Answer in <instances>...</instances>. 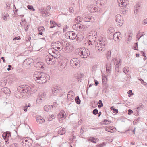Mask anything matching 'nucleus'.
I'll return each instance as SVG.
<instances>
[{
	"mask_svg": "<svg viewBox=\"0 0 147 147\" xmlns=\"http://www.w3.org/2000/svg\"><path fill=\"white\" fill-rule=\"evenodd\" d=\"M20 95L17 94L16 97L18 98H24L25 96H28L31 94L32 88L28 85H23L19 86L17 88Z\"/></svg>",
	"mask_w": 147,
	"mask_h": 147,
	"instance_id": "f257e3e1",
	"label": "nucleus"
},
{
	"mask_svg": "<svg viewBox=\"0 0 147 147\" xmlns=\"http://www.w3.org/2000/svg\"><path fill=\"white\" fill-rule=\"evenodd\" d=\"M33 78L37 83L43 84L49 80L50 76L41 72L36 71L34 73Z\"/></svg>",
	"mask_w": 147,
	"mask_h": 147,
	"instance_id": "f03ea898",
	"label": "nucleus"
},
{
	"mask_svg": "<svg viewBox=\"0 0 147 147\" xmlns=\"http://www.w3.org/2000/svg\"><path fill=\"white\" fill-rule=\"evenodd\" d=\"M95 44V49L98 52L103 50L107 44V42L105 38H102L98 42H96Z\"/></svg>",
	"mask_w": 147,
	"mask_h": 147,
	"instance_id": "7ed1b4c3",
	"label": "nucleus"
},
{
	"mask_svg": "<svg viewBox=\"0 0 147 147\" xmlns=\"http://www.w3.org/2000/svg\"><path fill=\"white\" fill-rule=\"evenodd\" d=\"M78 51V54L82 58H87L90 55L89 51L86 48H80Z\"/></svg>",
	"mask_w": 147,
	"mask_h": 147,
	"instance_id": "20e7f679",
	"label": "nucleus"
},
{
	"mask_svg": "<svg viewBox=\"0 0 147 147\" xmlns=\"http://www.w3.org/2000/svg\"><path fill=\"white\" fill-rule=\"evenodd\" d=\"M80 60L78 58H73L70 61L71 66L74 68L79 67H80Z\"/></svg>",
	"mask_w": 147,
	"mask_h": 147,
	"instance_id": "39448f33",
	"label": "nucleus"
},
{
	"mask_svg": "<svg viewBox=\"0 0 147 147\" xmlns=\"http://www.w3.org/2000/svg\"><path fill=\"white\" fill-rule=\"evenodd\" d=\"M115 20L117 22V24L119 26H121L122 25L123 20L120 15H116L115 17Z\"/></svg>",
	"mask_w": 147,
	"mask_h": 147,
	"instance_id": "423d86ee",
	"label": "nucleus"
},
{
	"mask_svg": "<svg viewBox=\"0 0 147 147\" xmlns=\"http://www.w3.org/2000/svg\"><path fill=\"white\" fill-rule=\"evenodd\" d=\"M66 36L67 39L69 38L72 40H74L77 37L76 34L72 31L67 32L66 33Z\"/></svg>",
	"mask_w": 147,
	"mask_h": 147,
	"instance_id": "0eeeda50",
	"label": "nucleus"
},
{
	"mask_svg": "<svg viewBox=\"0 0 147 147\" xmlns=\"http://www.w3.org/2000/svg\"><path fill=\"white\" fill-rule=\"evenodd\" d=\"M54 55H52V57H47L46 59V61L47 63L50 65H53L55 63V57L54 56Z\"/></svg>",
	"mask_w": 147,
	"mask_h": 147,
	"instance_id": "6e6552de",
	"label": "nucleus"
},
{
	"mask_svg": "<svg viewBox=\"0 0 147 147\" xmlns=\"http://www.w3.org/2000/svg\"><path fill=\"white\" fill-rule=\"evenodd\" d=\"M117 2L119 6L120 7H125L129 3L128 0H118Z\"/></svg>",
	"mask_w": 147,
	"mask_h": 147,
	"instance_id": "1a4fd4ad",
	"label": "nucleus"
},
{
	"mask_svg": "<svg viewBox=\"0 0 147 147\" xmlns=\"http://www.w3.org/2000/svg\"><path fill=\"white\" fill-rule=\"evenodd\" d=\"M60 90V88L59 87L55 86L52 89V94L54 96H59Z\"/></svg>",
	"mask_w": 147,
	"mask_h": 147,
	"instance_id": "9d476101",
	"label": "nucleus"
},
{
	"mask_svg": "<svg viewBox=\"0 0 147 147\" xmlns=\"http://www.w3.org/2000/svg\"><path fill=\"white\" fill-rule=\"evenodd\" d=\"M32 59L30 58L26 59L24 61L23 65L25 67H29Z\"/></svg>",
	"mask_w": 147,
	"mask_h": 147,
	"instance_id": "9b49d317",
	"label": "nucleus"
},
{
	"mask_svg": "<svg viewBox=\"0 0 147 147\" xmlns=\"http://www.w3.org/2000/svg\"><path fill=\"white\" fill-rule=\"evenodd\" d=\"M11 136V133L9 131L4 132L2 135L3 138L5 140V142L6 143H8V138Z\"/></svg>",
	"mask_w": 147,
	"mask_h": 147,
	"instance_id": "f8f14e48",
	"label": "nucleus"
},
{
	"mask_svg": "<svg viewBox=\"0 0 147 147\" xmlns=\"http://www.w3.org/2000/svg\"><path fill=\"white\" fill-rule=\"evenodd\" d=\"M39 11L43 17H47L50 14L49 12L45 8H42Z\"/></svg>",
	"mask_w": 147,
	"mask_h": 147,
	"instance_id": "ddd939ff",
	"label": "nucleus"
},
{
	"mask_svg": "<svg viewBox=\"0 0 147 147\" xmlns=\"http://www.w3.org/2000/svg\"><path fill=\"white\" fill-rule=\"evenodd\" d=\"M45 97L46 95L44 93H40L38 95L36 101L38 102H39V100L43 101L45 100Z\"/></svg>",
	"mask_w": 147,
	"mask_h": 147,
	"instance_id": "4468645a",
	"label": "nucleus"
},
{
	"mask_svg": "<svg viewBox=\"0 0 147 147\" xmlns=\"http://www.w3.org/2000/svg\"><path fill=\"white\" fill-rule=\"evenodd\" d=\"M94 20V18L90 15H87L84 16V20L85 22H92Z\"/></svg>",
	"mask_w": 147,
	"mask_h": 147,
	"instance_id": "2eb2a0df",
	"label": "nucleus"
},
{
	"mask_svg": "<svg viewBox=\"0 0 147 147\" xmlns=\"http://www.w3.org/2000/svg\"><path fill=\"white\" fill-rule=\"evenodd\" d=\"M107 73V74H109L111 72V65L110 63H109L106 65Z\"/></svg>",
	"mask_w": 147,
	"mask_h": 147,
	"instance_id": "dca6fc26",
	"label": "nucleus"
},
{
	"mask_svg": "<svg viewBox=\"0 0 147 147\" xmlns=\"http://www.w3.org/2000/svg\"><path fill=\"white\" fill-rule=\"evenodd\" d=\"M36 120L37 123L40 124H42L45 121L44 119L40 116L37 115L36 117Z\"/></svg>",
	"mask_w": 147,
	"mask_h": 147,
	"instance_id": "f3484780",
	"label": "nucleus"
},
{
	"mask_svg": "<svg viewBox=\"0 0 147 147\" xmlns=\"http://www.w3.org/2000/svg\"><path fill=\"white\" fill-rule=\"evenodd\" d=\"M73 28L76 30H79V29L81 30L83 27H82L80 24L77 23L73 26Z\"/></svg>",
	"mask_w": 147,
	"mask_h": 147,
	"instance_id": "a211bd4d",
	"label": "nucleus"
},
{
	"mask_svg": "<svg viewBox=\"0 0 147 147\" xmlns=\"http://www.w3.org/2000/svg\"><path fill=\"white\" fill-rule=\"evenodd\" d=\"M141 4L140 3L138 2L135 5L134 7V12L136 14L137 12V11L140 8H141Z\"/></svg>",
	"mask_w": 147,
	"mask_h": 147,
	"instance_id": "6ab92c4d",
	"label": "nucleus"
},
{
	"mask_svg": "<svg viewBox=\"0 0 147 147\" xmlns=\"http://www.w3.org/2000/svg\"><path fill=\"white\" fill-rule=\"evenodd\" d=\"M53 108L52 106L49 105H46L44 107V110L47 112L51 110Z\"/></svg>",
	"mask_w": 147,
	"mask_h": 147,
	"instance_id": "aec40b11",
	"label": "nucleus"
},
{
	"mask_svg": "<svg viewBox=\"0 0 147 147\" xmlns=\"http://www.w3.org/2000/svg\"><path fill=\"white\" fill-rule=\"evenodd\" d=\"M1 91L7 94L10 93L11 92L9 89L7 87L2 88L1 89Z\"/></svg>",
	"mask_w": 147,
	"mask_h": 147,
	"instance_id": "412c9836",
	"label": "nucleus"
},
{
	"mask_svg": "<svg viewBox=\"0 0 147 147\" xmlns=\"http://www.w3.org/2000/svg\"><path fill=\"white\" fill-rule=\"evenodd\" d=\"M114 59L115 60H114V64L115 66H117L121 65V61L120 59Z\"/></svg>",
	"mask_w": 147,
	"mask_h": 147,
	"instance_id": "4be33fe9",
	"label": "nucleus"
},
{
	"mask_svg": "<svg viewBox=\"0 0 147 147\" xmlns=\"http://www.w3.org/2000/svg\"><path fill=\"white\" fill-rule=\"evenodd\" d=\"M32 140L30 138H29L28 142L27 143H26L25 146L26 147H30L32 146V143H33Z\"/></svg>",
	"mask_w": 147,
	"mask_h": 147,
	"instance_id": "5701e85b",
	"label": "nucleus"
},
{
	"mask_svg": "<svg viewBox=\"0 0 147 147\" xmlns=\"http://www.w3.org/2000/svg\"><path fill=\"white\" fill-rule=\"evenodd\" d=\"M96 39V37L94 38V39L93 40V41H91L90 40H88V45H95V46L96 43L97 44L95 40Z\"/></svg>",
	"mask_w": 147,
	"mask_h": 147,
	"instance_id": "b1692460",
	"label": "nucleus"
},
{
	"mask_svg": "<svg viewBox=\"0 0 147 147\" xmlns=\"http://www.w3.org/2000/svg\"><path fill=\"white\" fill-rule=\"evenodd\" d=\"M65 133V130L64 128H60L58 131V133L60 135H63Z\"/></svg>",
	"mask_w": 147,
	"mask_h": 147,
	"instance_id": "393cba45",
	"label": "nucleus"
},
{
	"mask_svg": "<svg viewBox=\"0 0 147 147\" xmlns=\"http://www.w3.org/2000/svg\"><path fill=\"white\" fill-rule=\"evenodd\" d=\"M144 33V32H138L136 36V37L137 38L138 40H139L144 34H143Z\"/></svg>",
	"mask_w": 147,
	"mask_h": 147,
	"instance_id": "a878e982",
	"label": "nucleus"
},
{
	"mask_svg": "<svg viewBox=\"0 0 147 147\" xmlns=\"http://www.w3.org/2000/svg\"><path fill=\"white\" fill-rule=\"evenodd\" d=\"M120 34V32H115L114 34H112L113 35V38L115 41H117V39L118 36H119V35Z\"/></svg>",
	"mask_w": 147,
	"mask_h": 147,
	"instance_id": "bb28decb",
	"label": "nucleus"
},
{
	"mask_svg": "<svg viewBox=\"0 0 147 147\" xmlns=\"http://www.w3.org/2000/svg\"><path fill=\"white\" fill-rule=\"evenodd\" d=\"M58 116H59L60 119H64L65 118V115L64 113L62 112H61L59 113Z\"/></svg>",
	"mask_w": 147,
	"mask_h": 147,
	"instance_id": "cd10ccee",
	"label": "nucleus"
},
{
	"mask_svg": "<svg viewBox=\"0 0 147 147\" xmlns=\"http://www.w3.org/2000/svg\"><path fill=\"white\" fill-rule=\"evenodd\" d=\"M61 44V43L57 41L54 42H53L51 44V45L52 46L58 47L59 44Z\"/></svg>",
	"mask_w": 147,
	"mask_h": 147,
	"instance_id": "c85d7f7f",
	"label": "nucleus"
},
{
	"mask_svg": "<svg viewBox=\"0 0 147 147\" xmlns=\"http://www.w3.org/2000/svg\"><path fill=\"white\" fill-rule=\"evenodd\" d=\"M75 100L77 104H80L81 100H80L79 97L78 96H77L75 98Z\"/></svg>",
	"mask_w": 147,
	"mask_h": 147,
	"instance_id": "c756f323",
	"label": "nucleus"
},
{
	"mask_svg": "<svg viewBox=\"0 0 147 147\" xmlns=\"http://www.w3.org/2000/svg\"><path fill=\"white\" fill-rule=\"evenodd\" d=\"M7 83V80H1L0 83V85L2 86H5Z\"/></svg>",
	"mask_w": 147,
	"mask_h": 147,
	"instance_id": "7c9ffc66",
	"label": "nucleus"
},
{
	"mask_svg": "<svg viewBox=\"0 0 147 147\" xmlns=\"http://www.w3.org/2000/svg\"><path fill=\"white\" fill-rule=\"evenodd\" d=\"M97 10H98V9L96 7H92L90 10V12L91 13H93L96 12ZM90 11V10H89Z\"/></svg>",
	"mask_w": 147,
	"mask_h": 147,
	"instance_id": "2f4dec72",
	"label": "nucleus"
},
{
	"mask_svg": "<svg viewBox=\"0 0 147 147\" xmlns=\"http://www.w3.org/2000/svg\"><path fill=\"white\" fill-rule=\"evenodd\" d=\"M88 140L90 141L92 143H96V139L93 137H90L89 138V139Z\"/></svg>",
	"mask_w": 147,
	"mask_h": 147,
	"instance_id": "473e14b6",
	"label": "nucleus"
},
{
	"mask_svg": "<svg viewBox=\"0 0 147 147\" xmlns=\"http://www.w3.org/2000/svg\"><path fill=\"white\" fill-rule=\"evenodd\" d=\"M119 66H116L115 69V75H117L118 72H119Z\"/></svg>",
	"mask_w": 147,
	"mask_h": 147,
	"instance_id": "72a5a7b5",
	"label": "nucleus"
},
{
	"mask_svg": "<svg viewBox=\"0 0 147 147\" xmlns=\"http://www.w3.org/2000/svg\"><path fill=\"white\" fill-rule=\"evenodd\" d=\"M123 72L125 74H126L129 71V68L127 67H125L123 69Z\"/></svg>",
	"mask_w": 147,
	"mask_h": 147,
	"instance_id": "f704fd0d",
	"label": "nucleus"
},
{
	"mask_svg": "<svg viewBox=\"0 0 147 147\" xmlns=\"http://www.w3.org/2000/svg\"><path fill=\"white\" fill-rule=\"evenodd\" d=\"M98 104H99V105H98V107L99 108H100L101 107H103V105L102 103V101L101 100H99Z\"/></svg>",
	"mask_w": 147,
	"mask_h": 147,
	"instance_id": "c9c22d12",
	"label": "nucleus"
},
{
	"mask_svg": "<svg viewBox=\"0 0 147 147\" xmlns=\"http://www.w3.org/2000/svg\"><path fill=\"white\" fill-rule=\"evenodd\" d=\"M133 48L135 50H138V45L137 43H136L134 45Z\"/></svg>",
	"mask_w": 147,
	"mask_h": 147,
	"instance_id": "e433bc0d",
	"label": "nucleus"
},
{
	"mask_svg": "<svg viewBox=\"0 0 147 147\" xmlns=\"http://www.w3.org/2000/svg\"><path fill=\"white\" fill-rule=\"evenodd\" d=\"M55 116L53 114H52L51 115L49 116V120L50 121L52 120V119H54L55 117Z\"/></svg>",
	"mask_w": 147,
	"mask_h": 147,
	"instance_id": "4c0bfd02",
	"label": "nucleus"
},
{
	"mask_svg": "<svg viewBox=\"0 0 147 147\" xmlns=\"http://www.w3.org/2000/svg\"><path fill=\"white\" fill-rule=\"evenodd\" d=\"M27 7L30 10H32L33 11H34L35 10V9L33 8V6L31 5H28L27 6Z\"/></svg>",
	"mask_w": 147,
	"mask_h": 147,
	"instance_id": "58836bf2",
	"label": "nucleus"
},
{
	"mask_svg": "<svg viewBox=\"0 0 147 147\" xmlns=\"http://www.w3.org/2000/svg\"><path fill=\"white\" fill-rule=\"evenodd\" d=\"M81 75H80L75 76V78L78 81H81Z\"/></svg>",
	"mask_w": 147,
	"mask_h": 147,
	"instance_id": "ea45409f",
	"label": "nucleus"
},
{
	"mask_svg": "<svg viewBox=\"0 0 147 147\" xmlns=\"http://www.w3.org/2000/svg\"><path fill=\"white\" fill-rule=\"evenodd\" d=\"M75 20L78 22H81L82 20V18L80 16H78L75 18Z\"/></svg>",
	"mask_w": 147,
	"mask_h": 147,
	"instance_id": "a19ab883",
	"label": "nucleus"
},
{
	"mask_svg": "<svg viewBox=\"0 0 147 147\" xmlns=\"http://www.w3.org/2000/svg\"><path fill=\"white\" fill-rule=\"evenodd\" d=\"M45 30V28L43 26H41L38 28V30L39 32L43 31Z\"/></svg>",
	"mask_w": 147,
	"mask_h": 147,
	"instance_id": "79ce46f5",
	"label": "nucleus"
},
{
	"mask_svg": "<svg viewBox=\"0 0 147 147\" xmlns=\"http://www.w3.org/2000/svg\"><path fill=\"white\" fill-rule=\"evenodd\" d=\"M111 122L109 120L105 119L103 121V123L104 124H108L110 123Z\"/></svg>",
	"mask_w": 147,
	"mask_h": 147,
	"instance_id": "37998d69",
	"label": "nucleus"
},
{
	"mask_svg": "<svg viewBox=\"0 0 147 147\" xmlns=\"http://www.w3.org/2000/svg\"><path fill=\"white\" fill-rule=\"evenodd\" d=\"M138 80L141 81V84H143L144 85L146 86L147 85V83L145 82L142 79L140 78Z\"/></svg>",
	"mask_w": 147,
	"mask_h": 147,
	"instance_id": "c03bdc74",
	"label": "nucleus"
},
{
	"mask_svg": "<svg viewBox=\"0 0 147 147\" xmlns=\"http://www.w3.org/2000/svg\"><path fill=\"white\" fill-rule=\"evenodd\" d=\"M29 140V138L26 139H25L24 140L22 141V143H23V145H24L26 144V143L28 142Z\"/></svg>",
	"mask_w": 147,
	"mask_h": 147,
	"instance_id": "a18cd8bd",
	"label": "nucleus"
},
{
	"mask_svg": "<svg viewBox=\"0 0 147 147\" xmlns=\"http://www.w3.org/2000/svg\"><path fill=\"white\" fill-rule=\"evenodd\" d=\"M111 56V52L109 51L107 55V59H109Z\"/></svg>",
	"mask_w": 147,
	"mask_h": 147,
	"instance_id": "49530a36",
	"label": "nucleus"
},
{
	"mask_svg": "<svg viewBox=\"0 0 147 147\" xmlns=\"http://www.w3.org/2000/svg\"><path fill=\"white\" fill-rule=\"evenodd\" d=\"M106 145L105 142L103 143L102 144H99L96 145L97 147H104V146Z\"/></svg>",
	"mask_w": 147,
	"mask_h": 147,
	"instance_id": "de8ad7c7",
	"label": "nucleus"
},
{
	"mask_svg": "<svg viewBox=\"0 0 147 147\" xmlns=\"http://www.w3.org/2000/svg\"><path fill=\"white\" fill-rule=\"evenodd\" d=\"M9 17V15L6 13H5V15L3 16V19L5 20H7V17Z\"/></svg>",
	"mask_w": 147,
	"mask_h": 147,
	"instance_id": "09e8293b",
	"label": "nucleus"
},
{
	"mask_svg": "<svg viewBox=\"0 0 147 147\" xmlns=\"http://www.w3.org/2000/svg\"><path fill=\"white\" fill-rule=\"evenodd\" d=\"M98 113V111L96 109H94L93 111V113L94 115H96Z\"/></svg>",
	"mask_w": 147,
	"mask_h": 147,
	"instance_id": "8fccbe9b",
	"label": "nucleus"
},
{
	"mask_svg": "<svg viewBox=\"0 0 147 147\" xmlns=\"http://www.w3.org/2000/svg\"><path fill=\"white\" fill-rule=\"evenodd\" d=\"M18 144L17 143H14L11 144L10 145L11 147H18Z\"/></svg>",
	"mask_w": 147,
	"mask_h": 147,
	"instance_id": "3c124183",
	"label": "nucleus"
},
{
	"mask_svg": "<svg viewBox=\"0 0 147 147\" xmlns=\"http://www.w3.org/2000/svg\"><path fill=\"white\" fill-rule=\"evenodd\" d=\"M97 68V66L96 65L93 66L92 67V71L94 72L95 71Z\"/></svg>",
	"mask_w": 147,
	"mask_h": 147,
	"instance_id": "603ef678",
	"label": "nucleus"
},
{
	"mask_svg": "<svg viewBox=\"0 0 147 147\" xmlns=\"http://www.w3.org/2000/svg\"><path fill=\"white\" fill-rule=\"evenodd\" d=\"M143 105L142 104H141L139 107H137L136 109H138V108H140V110H142L143 109Z\"/></svg>",
	"mask_w": 147,
	"mask_h": 147,
	"instance_id": "864d4df0",
	"label": "nucleus"
},
{
	"mask_svg": "<svg viewBox=\"0 0 147 147\" xmlns=\"http://www.w3.org/2000/svg\"><path fill=\"white\" fill-rule=\"evenodd\" d=\"M69 11L70 13H71L74 12V10L73 9V8L71 7L69 8Z\"/></svg>",
	"mask_w": 147,
	"mask_h": 147,
	"instance_id": "5fc2aeb1",
	"label": "nucleus"
},
{
	"mask_svg": "<svg viewBox=\"0 0 147 147\" xmlns=\"http://www.w3.org/2000/svg\"><path fill=\"white\" fill-rule=\"evenodd\" d=\"M57 105V104L56 102H54L53 103V105H51V106H52L54 108H56Z\"/></svg>",
	"mask_w": 147,
	"mask_h": 147,
	"instance_id": "6e6d98bb",
	"label": "nucleus"
},
{
	"mask_svg": "<svg viewBox=\"0 0 147 147\" xmlns=\"http://www.w3.org/2000/svg\"><path fill=\"white\" fill-rule=\"evenodd\" d=\"M68 28V26H65V27L63 28V32H66L67 30V29Z\"/></svg>",
	"mask_w": 147,
	"mask_h": 147,
	"instance_id": "4d7b16f0",
	"label": "nucleus"
},
{
	"mask_svg": "<svg viewBox=\"0 0 147 147\" xmlns=\"http://www.w3.org/2000/svg\"><path fill=\"white\" fill-rule=\"evenodd\" d=\"M74 94V92L72 90H70L69 91L68 93V95L71 94V96H73V94Z\"/></svg>",
	"mask_w": 147,
	"mask_h": 147,
	"instance_id": "13d9d810",
	"label": "nucleus"
},
{
	"mask_svg": "<svg viewBox=\"0 0 147 147\" xmlns=\"http://www.w3.org/2000/svg\"><path fill=\"white\" fill-rule=\"evenodd\" d=\"M133 111L132 110L130 109H129L128 110V114L129 115H130L133 113Z\"/></svg>",
	"mask_w": 147,
	"mask_h": 147,
	"instance_id": "bf43d9fd",
	"label": "nucleus"
},
{
	"mask_svg": "<svg viewBox=\"0 0 147 147\" xmlns=\"http://www.w3.org/2000/svg\"><path fill=\"white\" fill-rule=\"evenodd\" d=\"M142 23L144 25H145L147 24V18L144 20L143 21Z\"/></svg>",
	"mask_w": 147,
	"mask_h": 147,
	"instance_id": "052dcab7",
	"label": "nucleus"
},
{
	"mask_svg": "<svg viewBox=\"0 0 147 147\" xmlns=\"http://www.w3.org/2000/svg\"><path fill=\"white\" fill-rule=\"evenodd\" d=\"M28 107L25 105V106L23 107V109L24 111L25 112H26L27 111Z\"/></svg>",
	"mask_w": 147,
	"mask_h": 147,
	"instance_id": "680f3d73",
	"label": "nucleus"
},
{
	"mask_svg": "<svg viewBox=\"0 0 147 147\" xmlns=\"http://www.w3.org/2000/svg\"><path fill=\"white\" fill-rule=\"evenodd\" d=\"M113 113L115 114H116L118 113V110L117 109H113Z\"/></svg>",
	"mask_w": 147,
	"mask_h": 147,
	"instance_id": "e2e57ef3",
	"label": "nucleus"
},
{
	"mask_svg": "<svg viewBox=\"0 0 147 147\" xmlns=\"http://www.w3.org/2000/svg\"><path fill=\"white\" fill-rule=\"evenodd\" d=\"M55 50L52 51V52L54 54H57V53L58 52V51L57 50V49H54Z\"/></svg>",
	"mask_w": 147,
	"mask_h": 147,
	"instance_id": "0e129e2a",
	"label": "nucleus"
},
{
	"mask_svg": "<svg viewBox=\"0 0 147 147\" xmlns=\"http://www.w3.org/2000/svg\"><path fill=\"white\" fill-rule=\"evenodd\" d=\"M20 39V37H15V38H14L13 39V40H19Z\"/></svg>",
	"mask_w": 147,
	"mask_h": 147,
	"instance_id": "69168bd1",
	"label": "nucleus"
},
{
	"mask_svg": "<svg viewBox=\"0 0 147 147\" xmlns=\"http://www.w3.org/2000/svg\"><path fill=\"white\" fill-rule=\"evenodd\" d=\"M61 68V69H64L65 66V65L64 64L63 65L62 63H61L60 65Z\"/></svg>",
	"mask_w": 147,
	"mask_h": 147,
	"instance_id": "338daca9",
	"label": "nucleus"
},
{
	"mask_svg": "<svg viewBox=\"0 0 147 147\" xmlns=\"http://www.w3.org/2000/svg\"><path fill=\"white\" fill-rule=\"evenodd\" d=\"M29 26V25H27L25 27V30L26 32H27L28 30Z\"/></svg>",
	"mask_w": 147,
	"mask_h": 147,
	"instance_id": "774afa93",
	"label": "nucleus"
}]
</instances>
